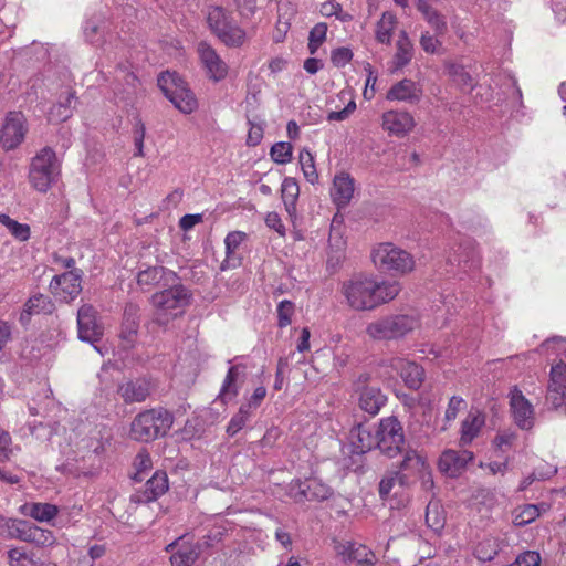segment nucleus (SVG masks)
I'll use <instances>...</instances> for the list:
<instances>
[{
    "label": "nucleus",
    "instance_id": "052dcab7",
    "mask_svg": "<svg viewBox=\"0 0 566 566\" xmlns=\"http://www.w3.org/2000/svg\"><path fill=\"white\" fill-rule=\"evenodd\" d=\"M424 19L429 23V25L434 30L437 35H443L447 32L448 27L446 18L437 10L424 17Z\"/></svg>",
    "mask_w": 566,
    "mask_h": 566
},
{
    "label": "nucleus",
    "instance_id": "864d4df0",
    "mask_svg": "<svg viewBox=\"0 0 566 566\" xmlns=\"http://www.w3.org/2000/svg\"><path fill=\"white\" fill-rule=\"evenodd\" d=\"M271 158L277 164H286L292 158V145L286 142L274 144L270 150Z\"/></svg>",
    "mask_w": 566,
    "mask_h": 566
},
{
    "label": "nucleus",
    "instance_id": "473e14b6",
    "mask_svg": "<svg viewBox=\"0 0 566 566\" xmlns=\"http://www.w3.org/2000/svg\"><path fill=\"white\" fill-rule=\"evenodd\" d=\"M19 512L39 522H50L59 513V509L50 503H25L19 507Z\"/></svg>",
    "mask_w": 566,
    "mask_h": 566
},
{
    "label": "nucleus",
    "instance_id": "6e6d98bb",
    "mask_svg": "<svg viewBox=\"0 0 566 566\" xmlns=\"http://www.w3.org/2000/svg\"><path fill=\"white\" fill-rule=\"evenodd\" d=\"M319 12L324 17H333L335 15L340 21H348L350 15L343 12V8L338 2L335 1H326L321 4Z\"/></svg>",
    "mask_w": 566,
    "mask_h": 566
},
{
    "label": "nucleus",
    "instance_id": "79ce46f5",
    "mask_svg": "<svg viewBox=\"0 0 566 566\" xmlns=\"http://www.w3.org/2000/svg\"><path fill=\"white\" fill-rule=\"evenodd\" d=\"M541 512L537 505L535 504H525L515 509L512 513L513 524L515 526H525L532 522H534Z\"/></svg>",
    "mask_w": 566,
    "mask_h": 566
},
{
    "label": "nucleus",
    "instance_id": "8fccbe9b",
    "mask_svg": "<svg viewBox=\"0 0 566 566\" xmlns=\"http://www.w3.org/2000/svg\"><path fill=\"white\" fill-rule=\"evenodd\" d=\"M300 164H301V168H302V171H303L306 180L311 184L316 182L318 179V175H317V171L315 168L314 158L308 150H306V149L301 150Z\"/></svg>",
    "mask_w": 566,
    "mask_h": 566
},
{
    "label": "nucleus",
    "instance_id": "9d476101",
    "mask_svg": "<svg viewBox=\"0 0 566 566\" xmlns=\"http://www.w3.org/2000/svg\"><path fill=\"white\" fill-rule=\"evenodd\" d=\"M377 434V448L389 458L399 454L405 444V436L401 423L395 417H388L380 421Z\"/></svg>",
    "mask_w": 566,
    "mask_h": 566
},
{
    "label": "nucleus",
    "instance_id": "09e8293b",
    "mask_svg": "<svg viewBox=\"0 0 566 566\" xmlns=\"http://www.w3.org/2000/svg\"><path fill=\"white\" fill-rule=\"evenodd\" d=\"M135 473L133 479L137 482H142L149 471L153 469V462L149 453L143 451L139 452L134 460Z\"/></svg>",
    "mask_w": 566,
    "mask_h": 566
},
{
    "label": "nucleus",
    "instance_id": "49530a36",
    "mask_svg": "<svg viewBox=\"0 0 566 566\" xmlns=\"http://www.w3.org/2000/svg\"><path fill=\"white\" fill-rule=\"evenodd\" d=\"M448 75L452 81L461 88H469L473 85V78L469 72L465 71L464 66L457 63H449L447 65Z\"/></svg>",
    "mask_w": 566,
    "mask_h": 566
},
{
    "label": "nucleus",
    "instance_id": "f3484780",
    "mask_svg": "<svg viewBox=\"0 0 566 566\" xmlns=\"http://www.w3.org/2000/svg\"><path fill=\"white\" fill-rule=\"evenodd\" d=\"M168 489L169 483L167 473L158 470L154 472L140 490H137L133 494L132 501L135 503L147 504L159 499L168 491Z\"/></svg>",
    "mask_w": 566,
    "mask_h": 566
},
{
    "label": "nucleus",
    "instance_id": "4be33fe9",
    "mask_svg": "<svg viewBox=\"0 0 566 566\" xmlns=\"http://www.w3.org/2000/svg\"><path fill=\"white\" fill-rule=\"evenodd\" d=\"M485 424V416L479 409H471L461 422L460 447L470 446L479 437Z\"/></svg>",
    "mask_w": 566,
    "mask_h": 566
},
{
    "label": "nucleus",
    "instance_id": "a19ab883",
    "mask_svg": "<svg viewBox=\"0 0 566 566\" xmlns=\"http://www.w3.org/2000/svg\"><path fill=\"white\" fill-rule=\"evenodd\" d=\"M0 223L4 226L17 240L24 242L30 239L31 231L27 223H20L4 213H0Z\"/></svg>",
    "mask_w": 566,
    "mask_h": 566
},
{
    "label": "nucleus",
    "instance_id": "ddd939ff",
    "mask_svg": "<svg viewBox=\"0 0 566 566\" xmlns=\"http://www.w3.org/2000/svg\"><path fill=\"white\" fill-rule=\"evenodd\" d=\"M82 276L81 270H72L53 276L50 282L51 293L62 302H72L82 291Z\"/></svg>",
    "mask_w": 566,
    "mask_h": 566
},
{
    "label": "nucleus",
    "instance_id": "c756f323",
    "mask_svg": "<svg viewBox=\"0 0 566 566\" xmlns=\"http://www.w3.org/2000/svg\"><path fill=\"white\" fill-rule=\"evenodd\" d=\"M386 401L387 397L375 386H366L359 394V407L371 416L377 415Z\"/></svg>",
    "mask_w": 566,
    "mask_h": 566
},
{
    "label": "nucleus",
    "instance_id": "6e6552de",
    "mask_svg": "<svg viewBox=\"0 0 566 566\" xmlns=\"http://www.w3.org/2000/svg\"><path fill=\"white\" fill-rule=\"evenodd\" d=\"M374 264L387 272L407 274L415 269L412 255L390 242L380 243L371 253Z\"/></svg>",
    "mask_w": 566,
    "mask_h": 566
},
{
    "label": "nucleus",
    "instance_id": "ea45409f",
    "mask_svg": "<svg viewBox=\"0 0 566 566\" xmlns=\"http://www.w3.org/2000/svg\"><path fill=\"white\" fill-rule=\"evenodd\" d=\"M408 483V476L401 472H389L379 483V495L381 499H387L390 492L395 489H401Z\"/></svg>",
    "mask_w": 566,
    "mask_h": 566
},
{
    "label": "nucleus",
    "instance_id": "69168bd1",
    "mask_svg": "<svg viewBox=\"0 0 566 566\" xmlns=\"http://www.w3.org/2000/svg\"><path fill=\"white\" fill-rule=\"evenodd\" d=\"M365 70L367 71L368 75L366 78L365 88L363 92V96L365 99L370 101L375 96V85L377 82V75L373 71V67L370 64H367Z\"/></svg>",
    "mask_w": 566,
    "mask_h": 566
},
{
    "label": "nucleus",
    "instance_id": "9b49d317",
    "mask_svg": "<svg viewBox=\"0 0 566 566\" xmlns=\"http://www.w3.org/2000/svg\"><path fill=\"white\" fill-rule=\"evenodd\" d=\"M78 338L93 345L95 350L105 356L109 348L106 345H97L103 335L102 327L96 322V311L90 304H83L77 311Z\"/></svg>",
    "mask_w": 566,
    "mask_h": 566
},
{
    "label": "nucleus",
    "instance_id": "c9c22d12",
    "mask_svg": "<svg viewBox=\"0 0 566 566\" xmlns=\"http://www.w3.org/2000/svg\"><path fill=\"white\" fill-rule=\"evenodd\" d=\"M59 469L64 474L77 479L93 476L96 472V468L93 464H87L85 455L81 459H67Z\"/></svg>",
    "mask_w": 566,
    "mask_h": 566
},
{
    "label": "nucleus",
    "instance_id": "39448f33",
    "mask_svg": "<svg viewBox=\"0 0 566 566\" xmlns=\"http://www.w3.org/2000/svg\"><path fill=\"white\" fill-rule=\"evenodd\" d=\"M61 165L51 147H43L32 158L29 168V182L39 192H46L56 182Z\"/></svg>",
    "mask_w": 566,
    "mask_h": 566
},
{
    "label": "nucleus",
    "instance_id": "603ef678",
    "mask_svg": "<svg viewBox=\"0 0 566 566\" xmlns=\"http://www.w3.org/2000/svg\"><path fill=\"white\" fill-rule=\"evenodd\" d=\"M352 562L361 566H371L375 563V555L367 546L355 543Z\"/></svg>",
    "mask_w": 566,
    "mask_h": 566
},
{
    "label": "nucleus",
    "instance_id": "423d86ee",
    "mask_svg": "<svg viewBox=\"0 0 566 566\" xmlns=\"http://www.w3.org/2000/svg\"><path fill=\"white\" fill-rule=\"evenodd\" d=\"M190 294L182 285L157 292L151 297L155 307V321L159 325H167L171 319L181 314L189 303Z\"/></svg>",
    "mask_w": 566,
    "mask_h": 566
},
{
    "label": "nucleus",
    "instance_id": "c85d7f7f",
    "mask_svg": "<svg viewBox=\"0 0 566 566\" xmlns=\"http://www.w3.org/2000/svg\"><path fill=\"white\" fill-rule=\"evenodd\" d=\"M420 95L421 90L418 85L412 80L403 78L390 87L386 98L390 102L415 103L419 101Z\"/></svg>",
    "mask_w": 566,
    "mask_h": 566
},
{
    "label": "nucleus",
    "instance_id": "3c124183",
    "mask_svg": "<svg viewBox=\"0 0 566 566\" xmlns=\"http://www.w3.org/2000/svg\"><path fill=\"white\" fill-rule=\"evenodd\" d=\"M295 312V305L293 302L283 300L277 304V326L280 328L287 327L292 323V317Z\"/></svg>",
    "mask_w": 566,
    "mask_h": 566
},
{
    "label": "nucleus",
    "instance_id": "4468645a",
    "mask_svg": "<svg viewBox=\"0 0 566 566\" xmlns=\"http://www.w3.org/2000/svg\"><path fill=\"white\" fill-rule=\"evenodd\" d=\"M197 52L206 75L210 81L219 83L228 76L229 65L210 44L205 41L199 42Z\"/></svg>",
    "mask_w": 566,
    "mask_h": 566
},
{
    "label": "nucleus",
    "instance_id": "6ab92c4d",
    "mask_svg": "<svg viewBox=\"0 0 566 566\" xmlns=\"http://www.w3.org/2000/svg\"><path fill=\"white\" fill-rule=\"evenodd\" d=\"M510 407L513 419L521 429L527 430L533 427V406L517 388L510 391Z\"/></svg>",
    "mask_w": 566,
    "mask_h": 566
},
{
    "label": "nucleus",
    "instance_id": "7c9ffc66",
    "mask_svg": "<svg viewBox=\"0 0 566 566\" xmlns=\"http://www.w3.org/2000/svg\"><path fill=\"white\" fill-rule=\"evenodd\" d=\"M108 31V22L104 14H95L86 19L83 25V35L92 44H101Z\"/></svg>",
    "mask_w": 566,
    "mask_h": 566
},
{
    "label": "nucleus",
    "instance_id": "bb28decb",
    "mask_svg": "<svg viewBox=\"0 0 566 566\" xmlns=\"http://www.w3.org/2000/svg\"><path fill=\"white\" fill-rule=\"evenodd\" d=\"M354 190V179L348 174L340 172L334 177L331 196L338 208H343L349 203Z\"/></svg>",
    "mask_w": 566,
    "mask_h": 566
},
{
    "label": "nucleus",
    "instance_id": "7ed1b4c3",
    "mask_svg": "<svg viewBox=\"0 0 566 566\" xmlns=\"http://www.w3.org/2000/svg\"><path fill=\"white\" fill-rule=\"evenodd\" d=\"M539 353L560 354L566 358V338L554 336L542 343ZM551 379L547 388V397L554 407L566 406V364L560 360L551 368Z\"/></svg>",
    "mask_w": 566,
    "mask_h": 566
},
{
    "label": "nucleus",
    "instance_id": "c03bdc74",
    "mask_svg": "<svg viewBox=\"0 0 566 566\" xmlns=\"http://www.w3.org/2000/svg\"><path fill=\"white\" fill-rule=\"evenodd\" d=\"M401 470L418 475L428 469L427 462L423 457L416 451H408L401 462Z\"/></svg>",
    "mask_w": 566,
    "mask_h": 566
},
{
    "label": "nucleus",
    "instance_id": "aec40b11",
    "mask_svg": "<svg viewBox=\"0 0 566 566\" xmlns=\"http://www.w3.org/2000/svg\"><path fill=\"white\" fill-rule=\"evenodd\" d=\"M389 364L390 367L401 376L406 386L410 389H418L422 385L424 370L418 364L401 357L391 358Z\"/></svg>",
    "mask_w": 566,
    "mask_h": 566
},
{
    "label": "nucleus",
    "instance_id": "393cba45",
    "mask_svg": "<svg viewBox=\"0 0 566 566\" xmlns=\"http://www.w3.org/2000/svg\"><path fill=\"white\" fill-rule=\"evenodd\" d=\"M35 525L15 518H7L0 515V535L17 538L23 542H31L32 533Z\"/></svg>",
    "mask_w": 566,
    "mask_h": 566
},
{
    "label": "nucleus",
    "instance_id": "58836bf2",
    "mask_svg": "<svg viewBox=\"0 0 566 566\" xmlns=\"http://www.w3.org/2000/svg\"><path fill=\"white\" fill-rule=\"evenodd\" d=\"M170 273L171 272L164 266H148L147 269L138 272L137 283L143 289H149L158 284L166 274Z\"/></svg>",
    "mask_w": 566,
    "mask_h": 566
},
{
    "label": "nucleus",
    "instance_id": "a18cd8bd",
    "mask_svg": "<svg viewBox=\"0 0 566 566\" xmlns=\"http://www.w3.org/2000/svg\"><path fill=\"white\" fill-rule=\"evenodd\" d=\"M252 413L253 411L241 405L238 412L230 419L227 426V433L231 437L235 436L245 427L248 421L251 419Z\"/></svg>",
    "mask_w": 566,
    "mask_h": 566
},
{
    "label": "nucleus",
    "instance_id": "f03ea898",
    "mask_svg": "<svg viewBox=\"0 0 566 566\" xmlns=\"http://www.w3.org/2000/svg\"><path fill=\"white\" fill-rule=\"evenodd\" d=\"M174 423V416L164 408H153L138 413L130 424V437L136 441L149 442L167 434Z\"/></svg>",
    "mask_w": 566,
    "mask_h": 566
},
{
    "label": "nucleus",
    "instance_id": "a878e982",
    "mask_svg": "<svg viewBox=\"0 0 566 566\" xmlns=\"http://www.w3.org/2000/svg\"><path fill=\"white\" fill-rule=\"evenodd\" d=\"M244 369L242 365H233L228 369L219 392V398L223 403L231 401L238 396L243 382Z\"/></svg>",
    "mask_w": 566,
    "mask_h": 566
},
{
    "label": "nucleus",
    "instance_id": "338daca9",
    "mask_svg": "<svg viewBox=\"0 0 566 566\" xmlns=\"http://www.w3.org/2000/svg\"><path fill=\"white\" fill-rule=\"evenodd\" d=\"M265 396H266V388L264 386H259L254 389V391L251 395V397L249 398V400L242 405L245 406L251 411H254L255 409H258L260 407V405L263 401V399L265 398Z\"/></svg>",
    "mask_w": 566,
    "mask_h": 566
},
{
    "label": "nucleus",
    "instance_id": "680f3d73",
    "mask_svg": "<svg viewBox=\"0 0 566 566\" xmlns=\"http://www.w3.org/2000/svg\"><path fill=\"white\" fill-rule=\"evenodd\" d=\"M438 35H432L430 32H422L420 36V46L426 53L434 54L438 49L441 46V42L437 38Z\"/></svg>",
    "mask_w": 566,
    "mask_h": 566
},
{
    "label": "nucleus",
    "instance_id": "0eeeda50",
    "mask_svg": "<svg viewBox=\"0 0 566 566\" xmlns=\"http://www.w3.org/2000/svg\"><path fill=\"white\" fill-rule=\"evenodd\" d=\"M157 82L165 96L179 112L191 114L198 108L195 93L176 72H163Z\"/></svg>",
    "mask_w": 566,
    "mask_h": 566
},
{
    "label": "nucleus",
    "instance_id": "f8f14e48",
    "mask_svg": "<svg viewBox=\"0 0 566 566\" xmlns=\"http://www.w3.org/2000/svg\"><path fill=\"white\" fill-rule=\"evenodd\" d=\"M28 132L27 119L21 112H10L0 127V146L6 150L18 148Z\"/></svg>",
    "mask_w": 566,
    "mask_h": 566
},
{
    "label": "nucleus",
    "instance_id": "37998d69",
    "mask_svg": "<svg viewBox=\"0 0 566 566\" xmlns=\"http://www.w3.org/2000/svg\"><path fill=\"white\" fill-rule=\"evenodd\" d=\"M281 190L285 208L287 212H291V210L294 209L296 199L298 198L300 187L294 178L286 177L282 182Z\"/></svg>",
    "mask_w": 566,
    "mask_h": 566
},
{
    "label": "nucleus",
    "instance_id": "2f4dec72",
    "mask_svg": "<svg viewBox=\"0 0 566 566\" xmlns=\"http://www.w3.org/2000/svg\"><path fill=\"white\" fill-rule=\"evenodd\" d=\"M139 328V307L129 303L125 306L120 338L128 345L133 344Z\"/></svg>",
    "mask_w": 566,
    "mask_h": 566
},
{
    "label": "nucleus",
    "instance_id": "de8ad7c7",
    "mask_svg": "<svg viewBox=\"0 0 566 566\" xmlns=\"http://www.w3.org/2000/svg\"><path fill=\"white\" fill-rule=\"evenodd\" d=\"M10 566H38L34 554L24 548H12L8 552Z\"/></svg>",
    "mask_w": 566,
    "mask_h": 566
},
{
    "label": "nucleus",
    "instance_id": "2eb2a0df",
    "mask_svg": "<svg viewBox=\"0 0 566 566\" xmlns=\"http://www.w3.org/2000/svg\"><path fill=\"white\" fill-rule=\"evenodd\" d=\"M415 126L416 120L407 111L390 109L381 115V128L391 137L403 138Z\"/></svg>",
    "mask_w": 566,
    "mask_h": 566
},
{
    "label": "nucleus",
    "instance_id": "774afa93",
    "mask_svg": "<svg viewBox=\"0 0 566 566\" xmlns=\"http://www.w3.org/2000/svg\"><path fill=\"white\" fill-rule=\"evenodd\" d=\"M265 224L277 232L281 237L285 235V227L277 212H269L265 217Z\"/></svg>",
    "mask_w": 566,
    "mask_h": 566
},
{
    "label": "nucleus",
    "instance_id": "4d7b16f0",
    "mask_svg": "<svg viewBox=\"0 0 566 566\" xmlns=\"http://www.w3.org/2000/svg\"><path fill=\"white\" fill-rule=\"evenodd\" d=\"M353 59V52L349 48L340 46L332 51L331 61L336 67H344Z\"/></svg>",
    "mask_w": 566,
    "mask_h": 566
},
{
    "label": "nucleus",
    "instance_id": "5701e85b",
    "mask_svg": "<svg viewBox=\"0 0 566 566\" xmlns=\"http://www.w3.org/2000/svg\"><path fill=\"white\" fill-rule=\"evenodd\" d=\"M415 55V45L408 33L401 30L396 41V51L390 61L389 71L395 74L410 64Z\"/></svg>",
    "mask_w": 566,
    "mask_h": 566
},
{
    "label": "nucleus",
    "instance_id": "e433bc0d",
    "mask_svg": "<svg viewBox=\"0 0 566 566\" xmlns=\"http://www.w3.org/2000/svg\"><path fill=\"white\" fill-rule=\"evenodd\" d=\"M74 102L75 97L72 92H66L65 95L60 96L59 102L49 112V120L60 123L70 118L74 108Z\"/></svg>",
    "mask_w": 566,
    "mask_h": 566
},
{
    "label": "nucleus",
    "instance_id": "0e129e2a",
    "mask_svg": "<svg viewBox=\"0 0 566 566\" xmlns=\"http://www.w3.org/2000/svg\"><path fill=\"white\" fill-rule=\"evenodd\" d=\"M355 543L356 542L345 541V542H338L335 544L334 548H335L336 555L342 559L343 563L352 562Z\"/></svg>",
    "mask_w": 566,
    "mask_h": 566
},
{
    "label": "nucleus",
    "instance_id": "72a5a7b5",
    "mask_svg": "<svg viewBox=\"0 0 566 566\" xmlns=\"http://www.w3.org/2000/svg\"><path fill=\"white\" fill-rule=\"evenodd\" d=\"M52 308L53 304L50 301L49 296L43 294H35L27 301L24 308L21 313V323H28L31 315L51 313Z\"/></svg>",
    "mask_w": 566,
    "mask_h": 566
},
{
    "label": "nucleus",
    "instance_id": "1a4fd4ad",
    "mask_svg": "<svg viewBox=\"0 0 566 566\" xmlns=\"http://www.w3.org/2000/svg\"><path fill=\"white\" fill-rule=\"evenodd\" d=\"M207 19L211 31L226 46L239 48L245 42L247 33L244 29H242L222 8H211Z\"/></svg>",
    "mask_w": 566,
    "mask_h": 566
},
{
    "label": "nucleus",
    "instance_id": "b1692460",
    "mask_svg": "<svg viewBox=\"0 0 566 566\" xmlns=\"http://www.w3.org/2000/svg\"><path fill=\"white\" fill-rule=\"evenodd\" d=\"M349 443L352 452L355 454H364L374 448H377V434L364 424L354 427L349 432Z\"/></svg>",
    "mask_w": 566,
    "mask_h": 566
},
{
    "label": "nucleus",
    "instance_id": "13d9d810",
    "mask_svg": "<svg viewBox=\"0 0 566 566\" xmlns=\"http://www.w3.org/2000/svg\"><path fill=\"white\" fill-rule=\"evenodd\" d=\"M55 542V537L53 533L49 530H43L39 526H35L32 533L31 542L36 546H50Z\"/></svg>",
    "mask_w": 566,
    "mask_h": 566
},
{
    "label": "nucleus",
    "instance_id": "5fc2aeb1",
    "mask_svg": "<svg viewBox=\"0 0 566 566\" xmlns=\"http://www.w3.org/2000/svg\"><path fill=\"white\" fill-rule=\"evenodd\" d=\"M135 154L134 156H144V139L146 135L145 124L140 118H136L133 128Z\"/></svg>",
    "mask_w": 566,
    "mask_h": 566
},
{
    "label": "nucleus",
    "instance_id": "e2e57ef3",
    "mask_svg": "<svg viewBox=\"0 0 566 566\" xmlns=\"http://www.w3.org/2000/svg\"><path fill=\"white\" fill-rule=\"evenodd\" d=\"M465 407V401L459 396H452L449 400L444 418L447 422L453 421L459 411Z\"/></svg>",
    "mask_w": 566,
    "mask_h": 566
},
{
    "label": "nucleus",
    "instance_id": "bf43d9fd",
    "mask_svg": "<svg viewBox=\"0 0 566 566\" xmlns=\"http://www.w3.org/2000/svg\"><path fill=\"white\" fill-rule=\"evenodd\" d=\"M515 439L516 436L514 432L503 431L496 434L493 443L500 452L505 453L513 447Z\"/></svg>",
    "mask_w": 566,
    "mask_h": 566
},
{
    "label": "nucleus",
    "instance_id": "4c0bfd02",
    "mask_svg": "<svg viewBox=\"0 0 566 566\" xmlns=\"http://www.w3.org/2000/svg\"><path fill=\"white\" fill-rule=\"evenodd\" d=\"M171 549L170 562L172 566H191L198 553L192 547H181L179 544L172 543L168 545L167 549Z\"/></svg>",
    "mask_w": 566,
    "mask_h": 566
},
{
    "label": "nucleus",
    "instance_id": "20e7f679",
    "mask_svg": "<svg viewBox=\"0 0 566 566\" xmlns=\"http://www.w3.org/2000/svg\"><path fill=\"white\" fill-rule=\"evenodd\" d=\"M419 326V319L415 315L391 314L379 317L367 324L366 335L377 342L398 340Z\"/></svg>",
    "mask_w": 566,
    "mask_h": 566
},
{
    "label": "nucleus",
    "instance_id": "cd10ccee",
    "mask_svg": "<svg viewBox=\"0 0 566 566\" xmlns=\"http://www.w3.org/2000/svg\"><path fill=\"white\" fill-rule=\"evenodd\" d=\"M248 239V234L243 231H231L224 238L226 259L221 264V269L237 268L241 264L239 255L240 247Z\"/></svg>",
    "mask_w": 566,
    "mask_h": 566
},
{
    "label": "nucleus",
    "instance_id": "412c9836",
    "mask_svg": "<svg viewBox=\"0 0 566 566\" xmlns=\"http://www.w3.org/2000/svg\"><path fill=\"white\" fill-rule=\"evenodd\" d=\"M150 381L145 377L123 381L117 389L126 403L143 402L150 394Z\"/></svg>",
    "mask_w": 566,
    "mask_h": 566
},
{
    "label": "nucleus",
    "instance_id": "dca6fc26",
    "mask_svg": "<svg viewBox=\"0 0 566 566\" xmlns=\"http://www.w3.org/2000/svg\"><path fill=\"white\" fill-rule=\"evenodd\" d=\"M473 459L474 453L472 451L446 449L438 460V469L449 478H458Z\"/></svg>",
    "mask_w": 566,
    "mask_h": 566
},
{
    "label": "nucleus",
    "instance_id": "f257e3e1",
    "mask_svg": "<svg viewBox=\"0 0 566 566\" xmlns=\"http://www.w3.org/2000/svg\"><path fill=\"white\" fill-rule=\"evenodd\" d=\"M399 292L398 282L378 281L371 275H355L340 287L347 306L357 312L373 311L392 301Z\"/></svg>",
    "mask_w": 566,
    "mask_h": 566
},
{
    "label": "nucleus",
    "instance_id": "a211bd4d",
    "mask_svg": "<svg viewBox=\"0 0 566 566\" xmlns=\"http://www.w3.org/2000/svg\"><path fill=\"white\" fill-rule=\"evenodd\" d=\"M291 494L295 501H323L331 495V489L322 481L312 478L305 481H295L291 486Z\"/></svg>",
    "mask_w": 566,
    "mask_h": 566
},
{
    "label": "nucleus",
    "instance_id": "f704fd0d",
    "mask_svg": "<svg viewBox=\"0 0 566 566\" xmlns=\"http://www.w3.org/2000/svg\"><path fill=\"white\" fill-rule=\"evenodd\" d=\"M397 22V17L392 12H384L375 28V38L377 42L386 45L390 44Z\"/></svg>",
    "mask_w": 566,
    "mask_h": 566
}]
</instances>
